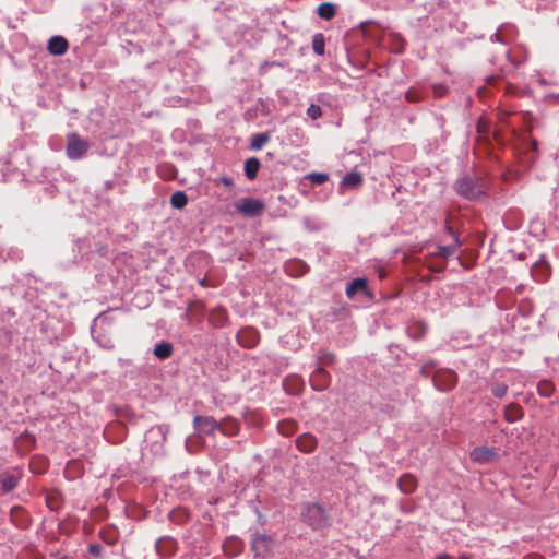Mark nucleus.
I'll use <instances>...</instances> for the list:
<instances>
[{"instance_id": "0eeeda50", "label": "nucleus", "mask_w": 559, "mask_h": 559, "mask_svg": "<svg viewBox=\"0 0 559 559\" xmlns=\"http://www.w3.org/2000/svg\"><path fill=\"white\" fill-rule=\"evenodd\" d=\"M193 424L197 431L206 435H214L219 427V423L211 416L197 415L193 419Z\"/></svg>"}, {"instance_id": "f3484780", "label": "nucleus", "mask_w": 559, "mask_h": 559, "mask_svg": "<svg viewBox=\"0 0 559 559\" xmlns=\"http://www.w3.org/2000/svg\"><path fill=\"white\" fill-rule=\"evenodd\" d=\"M239 423L233 418H226L219 423L218 431L224 436H235L239 431Z\"/></svg>"}, {"instance_id": "c85d7f7f", "label": "nucleus", "mask_w": 559, "mask_h": 559, "mask_svg": "<svg viewBox=\"0 0 559 559\" xmlns=\"http://www.w3.org/2000/svg\"><path fill=\"white\" fill-rule=\"evenodd\" d=\"M491 391L496 397L501 399L507 394L508 385L504 383H496L492 385Z\"/></svg>"}, {"instance_id": "bb28decb", "label": "nucleus", "mask_w": 559, "mask_h": 559, "mask_svg": "<svg viewBox=\"0 0 559 559\" xmlns=\"http://www.w3.org/2000/svg\"><path fill=\"white\" fill-rule=\"evenodd\" d=\"M223 548H224L225 554L230 557L236 556L240 551L239 543L236 539L227 540L223 545Z\"/></svg>"}, {"instance_id": "39448f33", "label": "nucleus", "mask_w": 559, "mask_h": 559, "mask_svg": "<svg viewBox=\"0 0 559 559\" xmlns=\"http://www.w3.org/2000/svg\"><path fill=\"white\" fill-rule=\"evenodd\" d=\"M235 209L246 216H259L264 210V203L261 200L243 198L235 203Z\"/></svg>"}, {"instance_id": "6e6552de", "label": "nucleus", "mask_w": 559, "mask_h": 559, "mask_svg": "<svg viewBox=\"0 0 559 559\" xmlns=\"http://www.w3.org/2000/svg\"><path fill=\"white\" fill-rule=\"evenodd\" d=\"M330 374L321 367L317 368L310 376V383L313 390L323 391L330 384Z\"/></svg>"}, {"instance_id": "7ed1b4c3", "label": "nucleus", "mask_w": 559, "mask_h": 559, "mask_svg": "<svg viewBox=\"0 0 559 559\" xmlns=\"http://www.w3.org/2000/svg\"><path fill=\"white\" fill-rule=\"evenodd\" d=\"M304 520L314 530L329 525V519L324 508L318 503L308 504L302 511Z\"/></svg>"}, {"instance_id": "e433bc0d", "label": "nucleus", "mask_w": 559, "mask_h": 559, "mask_svg": "<svg viewBox=\"0 0 559 559\" xmlns=\"http://www.w3.org/2000/svg\"><path fill=\"white\" fill-rule=\"evenodd\" d=\"M378 273H379V278H380V280L384 278V277H385V275H386L385 271H384L382 267H380V269L378 270Z\"/></svg>"}, {"instance_id": "a19ab883", "label": "nucleus", "mask_w": 559, "mask_h": 559, "mask_svg": "<svg viewBox=\"0 0 559 559\" xmlns=\"http://www.w3.org/2000/svg\"><path fill=\"white\" fill-rule=\"evenodd\" d=\"M217 313L219 314V317H221V319H222V320H224V319H225L226 313H225V311H224V310L219 309V310H217Z\"/></svg>"}, {"instance_id": "f257e3e1", "label": "nucleus", "mask_w": 559, "mask_h": 559, "mask_svg": "<svg viewBox=\"0 0 559 559\" xmlns=\"http://www.w3.org/2000/svg\"><path fill=\"white\" fill-rule=\"evenodd\" d=\"M454 190L467 200H477L489 190L487 179L474 176H464L454 183Z\"/></svg>"}, {"instance_id": "6ab92c4d", "label": "nucleus", "mask_w": 559, "mask_h": 559, "mask_svg": "<svg viewBox=\"0 0 559 559\" xmlns=\"http://www.w3.org/2000/svg\"><path fill=\"white\" fill-rule=\"evenodd\" d=\"M364 181L362 175L358 171H350L345 175L342 180V186L346 188H357Z\"/></svg>"}, {"instance_id": "c756f323", "label": "nucleus", "mask_w": 559, "mask_h": 559, "mask_svg": "<svg viewBox=\"0 0 559 559\" xmlns=\"http://www.w3.org/2000/svg\"><path fill=\"white\" fill-rule=\"evenodd\" d=\"M552 390L554 388L550 382L544 381L538 384V393L543 396H550Z\"/></svg>"}, {"instance_id": "cd10ccee", "label": "nucleus", "mask_w": 559, "mask_h": 559, "mask_svg": "<svg viewBox=\"0 0 559 559\" xmlns=\"http://www.w3.org/2000/svg\"><path fill=\"white\" fill-rule=\"evenodd\" d=\"M308 179L310 180V182L312 185L319 186V185H322L325 181H328L329 176L326 174H323V173H312V174L308 175Z\"/></svg>"}, {"instance_id": "7c9ffc66", "label": "nucleus", "mask_w": 559, "mask_h": 559, "mask_svg": "<svg viewBox=\"0 0 559 559\" xmlns=\"http://www.w3.org/2000/svg\"><path fill=\"white\" fill-rule=\"evenodd\" d=\"M307 115L312 119L316 120L322 116V110L320 106L311 104L307 109Z\"/></svg>"}, {"instance_id": "a211bd4d", "label": "nucleus", "mask_w": 559, "mask_h": 559, "mask_svg": "<svg viewBox=\"0 0 559 559\" xmlns=\"http://www.w3.org/2000/svg\"><path fill=\"white\" fill-rule=\"evenodd\" d=\"M523 416V409L519 404L511 403L506 406L504 418L508 423H515Z\"/></svg>"}, {"instance_id": "4468645a", "label": "nucleus", "mask_w": 559, "mask_h": 559, "mask_svg": "<svg viewBox=\"0 0 559 559\" xmlns=\"http://www.w3.org/2000/svg\"><path fill=\"white\" fill-rule=\"evenodd\" d=\"M532 276L537 282H545L550 274V267L547 262L538 261L531 269Z\"/></svg>"}, {"instance_id": "f8f14e48", "label": "nucleus", "mask_w": 559, "mask_h": 559, "mask_svg": "<svg viewBox=\"0 0 559 559\" xmlns=\"http://www.w3.org/2000/svg\"><path fill=\"white\" fill-rule=\"evenodd\" d=\"M296 445L304 453H311L318 445L317 438L311 433H302L296 439Z\"/></svg>"}, {"instance_id": "f704fd0d", "label": "nucleus", "mask_w": 559, "mask_h": 559, "mask_svg": "<svg viewBox=\"0 0 559 559\" xmlns=\"http://www.w3.org/2000/svg\"><path fill=\"white\" fill-rule=\"evenodd\" d=\"M90 552H92L94 555H99L100 546L99 545H91L90 546Z\"/></svg>"}, {"instance_id": "1a4fd4ad", "label": "nucleus", "mask_w": 559, "mask_h": 559, "mask_svg": "<svg viewBox=\"0 0 559 559\" xmlns=\"http://www.w3.org/2000/svg\"><path fill=\"white\" fill-rule=\"evenodd\" d=\"M272 544V538L265 534H255L251 539V547L255 556H263L271 549Z\"/></svg>"}, {"instance_id": "b1692460", "label": "nucleus", "mask_w": 559, "mask_h": 559, "mask_svg": "<svg viewBox=\"0 0 559 559\" xmlns=\"http://www.w3.org/2000/svg\"><path fill=\"white\" fill-rule=\"evenodd\" d=\"M19 483V477L14 474H4L1 478V488L5 492L12 491Z\"/></svg>"}, {"instance_id": "473e14b6", "label": "nucleus", "mask_w": 559, "mask_h": 559, "mask_svg": "<svg viewBox=\"0 0 559 559\" xmlns=\"http://www.w3.org/2000/svg\"><path fill=\"white\" fill-rule=\"evenodd\" d=\"M436 367V362L433 360L425 362L420 368V373L424 377H429L431 370Z\"/></svg>"}, {"instance_id": "c9c22d12", "label": "nucleus", "mask_w": 559, "mask_h": 559, "mask_svg": "<svg viewBox=\"0 0 559 559\" xmlns=\"http://www.w3.org/2000/svg\"><path fill=\"white\" fill-rule=\"evenodd\" d=\"M31 469L34 473H38V474L43 473V469L36 467V461H34V460L31 462Z\"/></svg>"}, {"instance_id": "5701e85b", "label": "nucleus", "mask_w": 559, "mask_h": 559, "mask_svg": "<svg viewBox=\"0 0 559 559\" xmlns=\"http://www.w3.org/2000/svg\"><path fill=\"white\" fill-rule=\"evenodd\" d=\"M270 140L267 133H255L251 136L250 148L252 151L261 150Z\"/></svg>"}, {"instance_id": "58836bf2", "label": "nucleus", "mask_w": 559, "mask_h": 559, "mask_svg": "<svg viewBox=\"0 0 559 559\" xmlns=\"http://www.w3.org/2000/svg\"><path fill=\"white\" fill-rule=\"evenodd\" d=\"M460 559H474V557L472 555H469V554H462L460 556Z\"/></svg>"}, {"instance_id": "423d86ee", "label": "nucleus", "mask_w": 559, "mask_h": 559, "mask_svg": "<svg viewBox=\"0 0 559 559\" xmlns=\"http://www.w3.org/2000/svg\"><path fill=\"white\" fill-rule=\"evenodd\" d=\"M469 457L480 465L490 464L498 460L499 451L495 448L477 447L469 453Z\"/></svg>"}, {"instance_id": "4c0bfd02", "label": "nucleus", "mask_w": 559, "mask_h": 559, "mask_svg": "<svg viewBox=\"0 0 559 559\" xmlns=\"http://www.w3.org/2000/svg\"><path fill=\"white\" fill-rule=\"evenodd\" d=\"M222 181L225 186H230L233 183V180L227 177L223 178Z\"/></svg>"}, {"instance_id": "a878e982", "label": "nucleus", "mask_w": 559, "mask_h": 559, "mask_svg": "<svg viewBox=\"0 0 559 559\" xmlns=\"http://www.w3.org/2000/svg\"><path fill=\"white\" fill-rule=\"evenodd\" d=\"M312 49H313L314 53H317L318 56L324 55L325 40H324L323 34L318 33V34L313 35Z\"/></svg>"}, {"instance_id": "2eb2a0df", "label": "nucleus", "mask_w": 559, "mask_h": 559, "mask_svg": "<svg viewBox=\"0 0 559 559\" xmlns=\"http://www.w3.org/2000/svg\"><path fill=\"white\" fill-rule=\"evenodd\" d=\"M448 230L450 234L454 237V242L452 245L448 246H439L437 254L442 257L443 259H448L449 257L453 255L457 248L461 246V242L459 240L457 235L454 234L453 229L451 227H448Z\"/></svg>"}, {"instance_id": "aec40b11", "label": "nucleus", "mask_w": 559, "mask_h": 559, "mask_svg": "<svg viewBox=\"0 0 559 559\" xmlns=\"http://www.w3.org/2000/svg\"><path fill=\"white\" fill-rule=\"evenodd\" d=\"M318 15L323 20H332L336 14V9L333 3L323 2L317 9Z\"/></svg>"}, {"instance_id": "412c9836", "label": "nucleus", "mask_w": 559, "mask_h": 559, "mask_svg": "<svg viewBox=\"0 0 559 559\" xmlns=\"http://www.w3.org/2000/svg\"><path fill=\"white\" fill-rule=\"evenodd\" d=\"M260 169V162L255 157L248 158L245 162V174L248 179L252 180L257 177Z\"/></svg>"}, {"instance_id": "ea45409f", "label": "nucleus", "mask_w": 559, "mask_h": 559, "mask_svg": "<svg viewBox=\"0 0 559 559\" xmlns=\"http://www.w3.org/2000/svg\"><path fill=\"white\" fill-rule=\"evenodd\" d=\"M436 559H453L447 554L439 555Z\"/></svg>"}, {"instance_id": "72a5a7b5", "label": "nucleus", "mask_w": 559, "mask_h": 559, "mask_svg": "<svg viewBox=\"0 0 559 559\" xmlns=\"http://www.w3.org/2000/svg\"><path fill=\"white\" fill-rule=\"evenodd\" d=\"M321 359L324 364H330L334 360V356L331 353H326L321 357Z\"/></svg>"}, {"instance_id": "9b49d317", "label": "nucleus", "mask_w": 559, "mask_h": 559, "mask_svg": "<svg viewBox=\"0 0 559 559\" xmlns=\"http://www.w3.org/2000/svg\"><path fill=\"white\" fill-rule=\"evenodd\" d=\"M69 44L62 36H52L47 45L48 51L53 56H62L67 52Z\"/></svg>"}, {"instance_id": "c03bdc74", "label": "nucleus", "mask_w": 559, "mask_h": 559, "mask_svg": "<svg viewBox=\"0 0 559 559\" xmlns=\"http://www.w3.org/2000/svg\"><path fill=\"white\" fill-rule=\"evenodd\" d=\"M60 559H68V558H67V557H62V558H60Z\"/></svg>"}, {"instance_id": "9d476101", "label": "nucleus", "mask_w": 559, "mask_h": 559, "mask_svg": "<svg viewBox=\"0 0 559 559\" xmlns=\"http://www.w3.org/2000/svg\"><path fill=\"white\" fill-rule=\"evenodd\" d=\"M359 292L367 296H371L366 278L357 277L353 280L346 287V296L348 299H353L354 296Z\"/></svg>"}, {"instance_id": "20e7f679", "label": "nucleus", "mask_w": 559, "mask_h": 559, "mask_svg": "<svg viewBox=\"0 0 559 559\" xmlns=\"http://www.w3.org/2000/svg\"><path fill=\"white\" fill-rule=\"evenodd\" d=\"M432 380L437 390L448 392L455 388L457 374L451 369L442 368L435 372Z\"/></svg>"}, {"instance_id": "393cba45", "label": "nucleus", "mask_w": 559, "mask_h": 559, "mask_svg": "<svg viewBox=\"0 0 559 559\" xmlns=\"http://www.w3.org/2000/svg\"><path fill=\"white\" fill-rule=\"evenodd\" d=\"M188 203L187 194L183 191H177L170 197V204L175 209H183Z\"/></svg>"}, {"instance_id": "37998d69", "label": "nucleus", "mask_w": 559, "mask_h": 559, "mask_svg": "<svg viewBox=\"0 0 559 559\" xmlns=\"http://www.w3.org/2000/svg\"><path fill=\"white\" fill-rule=\"evenodd\" d=\"M37 468H40L43 469V472L45 471L46 466L44 465L43 467H40V465H37Z\"/></svg>"}, {"instance_id": "4be33fe9", "label": "nucleus", "mask_w": 559, "mask_h": 559, "mask_svg": "<svg viewBox=\"0 0 559 559\" xmlns=\"http://www.w3.org/2000/svg\"><path fill=\"white\" fill-rule=\"evenodd\" d=\"M173 354V345L168 342H160L154 348V355L159 359H167Z\"/></svg>"}, {"instance_id": "ddd939ff", "label": "nucleus", "mask_w": 559, "mask_h": 559, "mask_svg": "<svg viewBox=\"0 0 559 559\" xmlns=\"http://www.w3.org/2000/svg\"><path fill=\"white\" fill-rule=\"evenodd\" d=\"M397 487L405 495L413 493L417 488V479L412 474H403L397 480Z\"/></svg>"}, {"instance_id": "79ce46f5", "label": "nucleus", "mask_w": 559, "mask_h": 559, "mask_svg": "<svg viewBox=\"0 0 559 559\" xmlns=\"http://www.w3.org/2000/svg\"><path fill=\"white\" fill-rule=\"evenodd\" d=\"M406 97H407V99H408V100H411V102H415V100H416L414 97H412L411 92H408V93L406 94Z\"/></svg>"}, {"instance_id": "dca6fc26", "label": "nucleus", "mask_w": 559, "mask_h": 559, "mask_svg": "<svg viewBox=\"0 0 559 559\" xmlns=\"http://www.w3.org/2000/svg\"><path fill=\"white\" fill-rule=\"evenodd\" d=\"M238 343L243 347H253L258 343V335L252 330H241L237 335Z\"/></svg>"}, {"instance_id": "2f4dec72", "label": "nucleus", "mask_w": 559, "mask_h": 559, "mask_svg": "<svg viewBox=\"0 0 559 559\" xmlns=\"http://www.w3.org/2000/svg\"><path fill=\"white\" fill-rule=\"evenodd\" d=\"M277 427H278V431L282 435H289L294 430L295 424L290 423V421H282L278 424Z\"/></svg>"}, {"instance_id": "f03ea898", "label": "nucleus", "mask_w": 559, "mask_h": 559, "mask_svg": "<svg viewBox=\"0 0 559 559\" xmlns=\"http://www.w3.org/2000/svg\"><path fill=\"white\" fill-rule=\"evenodd\" d=\"M90 147L91 143L78 133L72 132L67 135L66 153L69 159H82L87 154Z\"/></svg>"}]
</instances>
